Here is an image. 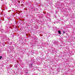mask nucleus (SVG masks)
<instances>
[{"label":"nucleus","instance_id":"3","mask_svg":"<svg viewBox=\"0 0 75 75\" xmlns=\"http://www.w3.org/2000/svg\"><path fill=\"white\" fill-rule=\"evenodd\" d=\"M33 65V64H29V66H32Z\"/></svg>","mask_w":75,"mask_h":75},{"label":"nucleus","instance_id":"6","mask_svg":"<svg viewBox=\"0 0 75 75\" xmlns=\"http://www.w3.org/2000/svg\"><path fill=\"white\" fill-rule=\"evenodd\" d=\"M11 48H12V47H11L10 48V49L11 50H12Z\"/></svg>","mask_w":75,"mask_h":75},{"label":"nucleus","instance_id":"2","mask_svg":"<svg viewBox=\"0 0 75 75\" xmlns=\"http://www.w3.org/2000/svg\"><path fill=\"white\" fill-rule=\"evenodd\" d=\"M54 42V45H57V42L56 41H55Z\"/></svg>","mask_w":75,"mask_h":75},{"label":"nucleus","instance_id":"4","mask_svg":"<svg viewBox=\"0 0 75 75\" xmlns=\"http://www.w3.org/2000/svg\"><path fill=\"white\" fill-rule=\"evenodd\" d=\"M65 31H63V34H65Z\"/></svg>","mask_w":75,"mask_h":75},{"label":"nucleus","instance_id":"7","mask_svg":"<svg viewBox=\"0 0 75 75\" xmlns=\"http://www.w3.org/2000/svg\"><path fill=\"white\" fill-rule=\"evenodd\" d=\"M26 74H27V72H26Z\"/></svg>","mask_w":75,"mask_h":75},{"label":"nucleus","instance_id":"1","mask_svg":"<svg viewBox=\"0 0 75 75\" xmlns=\"http://www.w3.org/2000/svg\"><path fill=\"white\" fill-rule=\"evenodd\" d=\"M58 34H61V31L59 30L58 31Z\"/></svg>","mask_w":75,"mask_h":75},{"label":"nucleus","instance_id":"5","mask_svg":"<svg viewBox=\"0 0 75 75\" xmlns=\"http://www.w3.org/2000/svg\"><path fill=\"white\" fill-rule=\"evenodd\" d=\"M1 58H2V57L1 56L0 57V59H1Z\"/></svg>","mask_w":75,"mask_h":75}]
</instances>
